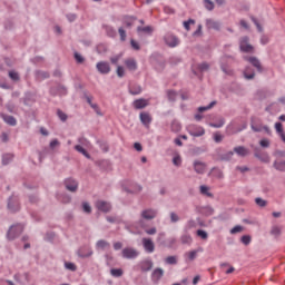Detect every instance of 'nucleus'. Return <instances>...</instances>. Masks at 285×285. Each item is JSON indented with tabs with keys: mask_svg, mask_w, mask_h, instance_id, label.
<instances>
[{
	"mask_svg": "<svg viewBox=\"0 0 285 285\" xmlns=\"http://www.w3.org/2000/svg\"><path fill=\"white\" fill-rule=\"evenodd\" d=\"M233 61H235V57L233 56H224L220 59V70L225 73V75H233V69H230V67L228 66V63H233Z\"/></svg>",
	"mask_w": 285,
	"mask_h": 285,
	"instance_id": "1",
	"label": "nucleus"
},
{
	"mask_svg": "<svg viewBox=\"0 0 285 285\" xmlns=\"http://www.w3.org/2000/svg\"><path fill=\"white\" fill-rule=\"evenodd\" d=\"M23 233V226L22 225H13L10 227L7 234V238L12 242L13 239H17L19 235Z\"/></svg>",
	"mask_w": 285,
	"mask_h": 285,
	"instance_id": "2",
	"label": "nucleus"
},
{
	"mask_svg": "<svg viewBox=\"0 0 285 285\" xmlns=\"http://www.w3.org/2000/svg\"><path fill=\"white\" fill-rule=\"evenodd\" d=\"M124 259H137L139 257V250L135 247H126L121 250Z\"/></svg>",
	"mask_w": 285,
	"mask_h": 285,
	"instance_id": "3",
	"label": "nucleus"
},
{
	"mask_svg": "<svg viewBox=\"0 0 285 285\" xmlns=\"http://www.w3.org/2000/svg\"><path fill=\"white\" fill-rule=\"evenodd\" d=\"M187 130L191 137H204L206 135L204 127L197 125H189Z\"/></svg>",
	"mask_w": 285,
	"mask_h": 285,
	"instance_id": "4",
	"label": "nucleus"
},
{
	"mask_svg": "<svg viewBox=\"0 0 285 285\" xmlns=\"http://www.w3.org/2000/svg\"><path fill=\"white\" fill-rule=\"evenodd\" d=\"M250 39L248 36H244L239 39V49L242 52H253L254 48L249 45Z\"/></svg>",
	"mask_w": 285,
	"mask_h": 285,
	"instance_id": "5",
	"label": "nucleus"
},
{
	"mask_svg": "<svg viewBox=\"0 0 285 285\" xmlns=\"http://www.w3.org/2000/svg\"><path fill=\"white\" fill-rule=\"evenodd\" d=\"M250 128L254 132H262V130H265L267 135H271V128L268 126H263L262 122L257 121L256 119H252Z\"/></svg>",
	"mask_w": 285,
	"mask_h": 285,
	"instance_id": "6",
	"label": "nucleus"
},
{
	"mask_svg": "<svg viewBox=\"0 0 285 285\" xmlns=\"http://www.w3.org/2000/svg\"><path fill=\"white\" fill-rule=\"evenodd\" d=\"M65 188H67L69 193H77V190H79V183L75 178H67L65 180Z\"/></svg>",
	"mask_w": 285,
	"mask_h": 285,
	"instance_id": "7",
	"label": "nucleus"
},
{
	"mask_svg": "<svg viewBox=\"0 0 285 285\" xmlns=\"http://www.w3.org/2000/svg\"><path fill=\"white\" fill-rule=\"evenodd\" d=\"M164 41L169 48H176V46H179V39L173 33L165 35Z\"/></svg>",
	"mask_w": 285,
	"mask_h": 285,
	"instance_id": "8",
	"label": "nucleus"
},
{
	"mask_svg": "<svg viewBox=\"0 0 285 285\" xmlns=\"http://www.w3.org/2000/svg\"><path fill=\"white\" fill-rule=\"evenodd\" d=\"M141 244L145 253H155V242H153V238H142Z\"/></svg>",
	"mask_w": 285,
	"mask_h": 285,
	"instance_id": "9",
	"label": "nucleus"
},
{
	"mask_svg": "<svg viewBox=\"0 0 285 285\" xmlns=\"http://www.w3.org/2000/svg\"><path fill=\"white\" fill-rule=\"evenodd\" d=\"M193 168L197 175H204V173H206L207 165L202 160H194Z\"/></svg>",
	"mask_w": 285,
	"mask_h": 285,
	"instance_id": "10",
	"label": "nucleus"
},
{
	"mask_svg": "<svg viewBox=\"0 0 285 285\" xmlns=\"http://www.w3.org/2000/svg\"><path fill=\"white\" fill-rule=\"evenodd\" d=\"M96 68L100 75H108L111 70L110 63L107 61L97 62Z\"/></svg>",
	"mask_w": 285,
	"mask_h": 285,
	"instance_id": "11",
	"label": "nucleus"
},
{
	"mask_svg": "<svg viewBox=\"0 0 285 285\" xmlns=\"http://www.w3.org/2000/svg\"><path fill=\"white\" fill-rule=\"evenodd\" d=\"M96 208H98L101 213H110L112 210V205L105 200L96 202Z\"/></svg>",
	"mask_w": 285,
	"mask_h": 285,
	"instance_id": "12",
	"label": "nucleus"
},
{
	"mask_svg": "<svg viewBox=\"0 0 285 285\" xmlns=\"http://www.w3.org/2000/svg\"><path fill=\"white\" fill-rule=\"evenodd\" d=\"M140 217L147 220L155 219V217H157V209H144L140 214Z\"/></svg>",
	"mask_w": 285,
	"mask_h": 285,
	"instance_id": "13",
	"label": "nucleus"
},
{
	"mask_svg": "<svg viewBox=\"0 0 285 285\" xmlns=\"http://www.w3.org/2000/svg\"><path fill=\"white\" fill-rule=\"evenodd\" d=\"M8 209L11 213H17L19 210V199H17V197L12 196L9 198Z\"/></svg>",
	"mask_w": 285,
	"mask_h": 285,
	"instance_id": "14",
	"label": "nucleus"
},
{
	"mask_svg": "<svg viewBox=\"0 0 285 285\" xmlns=\"http://www.w3.org/2000/svg\"><path fill=\"white\" fill-rule=\"evenodd\" d=\"M254 157H256V159H259L264 164L271 163V157L268 156V154H259V149L257 147L254 148Z\"/></svg>",
	"mask_w": 285,
	"mask_h": 285,
	"instance_id": "15",
	"label": "nucleus"
},
{
	"mask_svg": "<svg viewBox=\"0 0 285 285\" xmlns=\"http://www.w3.org/2000/svg\"><path fill=\"white\" fill-rule=\"evenodd\" d=\"M206 28L208 30H220L222 29V23L219 21L213 20V19H207L206 20Z\"/></svg>",
	"mask_w": 285,
	"mask_h": 285,
	"instance_id": "16",
	"label": "nucleus"
},
{
	"mask_svg": "<svg viewBox=\"0 0 285 285\" xmlns=\"http://www.w3.org/2000/svg\"><path fill=\"white\" fill-rule=\"evenodd\" d=\"M140 266V271H142V273H148V271H153V261L150 259H145L142 262L139 263Z\"/></svg>",
	"mask_w": 285,
	"mask_h": 285,
	"instance_id": "17",
	"label": "nucleus"
},
{
	"mask_svg": "<svg viewBox=\"0 0 285 285\" xmlns=\"http://www.w3.org/2000/svg\"><path fill=\"white\" fill-rule=\"evenodd\" d=\"M140 121L146 128H149L153 122V117L148 112H140Z\"/></svg>",
	"mask_w": 285,
	"mask_h": 285,
	"instance_id": "18",
	"label": "nucleus"
},
{
	"mask_svg": "<svg viewBox=\"0 0 285 285\" xmlns=\"http://www.w3.org/2000/svg\"><path fill=\"white\" fill-rule=\"evenodd\" d=\"M125 66L127 70H130V72H135V70H137V60H135V58H128L125 60Z\"/></svg>",
	"mask_w": 285,
	"mask_h": 285,
	"instance_id": "19",
	"label": "nucleus"
},
{
	"mask_svg": "<svg viewBox=\"0 0 285 285\" xmlns=\"http://www.w3.org/2000/svg\"><path fill=\"white\" fill-rule=\"evenodd\" d=\"M247 61H249V63H252V66L254 68H256L257 72H263V68H262V62L259 61V59H257L256 57H249L247 58Z\"/></svg>",
	"mask_w": 285,
	"mask_h": 285,
	"instance_id": "20",
	"label": "nucleus"
},
{
	"mask_svg": "<svg viewBox=\"0 0 285 285\" xmlns=\"http://www.w3.org/2000/svg\"><path fill=\"white\" fill-rule=\"evenodd\" d=\"M234 153L238 155V157H247V155H250V150L244 146H238L234 148Z\"/></svg>",
	"mask_w": 285,
	"mask_h": 285,
	"instance_id": "21",
	"label": "nucleus"
},
{
	"mask_svg": "<svg viewBox=\"0 0 285 285\" xmlns=\"http://www.w3.org/2000/svg\"><path fill=\"white\" fill-rule=\"evenodd\" d=\"M0 117H1V119H3V121H4L6 124H8L9 126H14V125L17 124V119L14 118V116L1 114Z\"/></svg>",
	"mask_w": 285,
	"mask_h": 285,
	"instance_id": "22",
	"label": "nucleus"
},
{
	"mask_svg": "<svg viewBox=\"0 0 285 285\" xmlns=\"http://www.w3.org/2000/svg\"><path fill=\"white\" fill-rule=\"evenodd\" d=\"M146 106H148V100L146 99H137L134 101V108H136V110H141L146 108Z\"/></svg>",
	"mask_w": 285,
	"mask_h": 285,
	"instance_id": "23",
	"label": "nucleus"
},
{
	"mask_svg": "<svg viewBox=\"0 0 285 285\" xmlns=\"http://www.w3.org/2000/svg\"><path fill=\"white\" fill-rule=\"evenodd\" d=\"M273 167L279 173H285V160H275Z\"/></svg>",
	"mask_w": 285,
	"mask_h": 285,
	"instance_id": "24",
	"label": "nucleus"
},
{
	"mask_svg": "<svg viewBox=\"0 0 285 285\" xmlns=\"http://www.w3.org/2000/svg\"><path fill=\"white\" fill-rule=\"evenodd\" d=\"M96 248H98L99 250H106V248H110V244L108 243V240L100 239L96 243Z\"/></svg>",
	"mask_w": 285,
	"mask_h": 285,
	"instance_id": "25",
	"label": "nucleus"
},
{
	"mask_svg": "<svg viewBox=\"0 0 285 285\" xmlns=\"http://www.w3.org/2000/svg\"><path fill=\"white\" fill-rule=\"evenodd\" d=\"M224 124H226V119L224 117H219L216 122H210V128H223Z\"/></svg>",
	"mask_w": 285,
	"mask_h": 285,
	"instance_id": "26",
	"label": "nucleus"
},
{
	"mask_svg": "<svg viewBox=\"0 0 285 285\" xmlns=\"http://www.w3.org/2000/svg\"><path fill=\"white\" fill-rule=\"evenodd\" d=\"M139 225L145 229V233L147 235H157V227L146 228V225H144V220H139Z\"/></svg>",
	"mask_w": 285,
	"mask_h": 285,
	"instance_id": "27",
	"label": "nucleus"
},
{
	"mask_svg": "<svg viewBox=\"0 0 285 285\" xmlns=\"http://www.w3.org/2000/svg\"><path fill=\"white\" fill-rule=\"evenodd\" d=\"M244 77L245 79H255V71L250 67H246L244 70Z\"/></svg>",
	"mask_w": 285,
	"mask_h": 285,
	"instance_id": "28",
	"label": "nucleus"
},
{
	"mask_svg": "<svg viewBox=\"0 0 285 285\" xmlns=\"http://www.w3.org/2000/svg\"><path fill=\"white\" fill-rule=\"evenodd\" d=\"M12 159H14V155H12V154H4L2 156V165L3 166H8V164H10V161H12Z\"/></svg>",
	"mask_w": 285,
	"mask_h": 285,
	"instance_id": "29",
	"label": "nucleus"
},
{
	"mask_svg": "<svg viewBox=\"0 0 285 285\" xmlns=\"http://www.w3.org/2000/svg\"><path fill=\"white\" fill-rule=\"evenodd\" d=\"M9 79H11V81H21V76L19 75V72H17L14 70H10Z\"/></svg>",
	"mask_w": 285,
	"mask_h": 285,
	"instance_id": "30",
	"label": "nucleus"
},
{
	"mask_svg": "<svg viewBox=\"0 0 285 285\" xmlns=\"http://www.w3.org/2000/svg\"><path fill=\"white\" fill-rule=\"evenodd\" d=\"M212 173H213L214 177H216V179H224V171H222V169L214 167L212 169Z\"/></svg>",
	"mask_w": 285,
	"mask_h": 285,
	"instance_id": "31",
	"label": "nucleus"
},
{
	"mask_svg": "<svg viewBox=\"0 0 285 285\" xmlns=\"http://www.w3.org/2000/svg\"><path fill=\"white\" fill-rule=\"evenodd\" d=\"M153 277H154V279H157V282H159V279H161V277H164V269L156 268L153 273Z\"/></svg>",
	"mask_w": 285,
	"mask_h": 285,
	"instance_id": "32",
	"label": "nucleus"
},
{
	"mask_svg": "<svg viewBox=\"0 0 285 285\" xmlns=\"http://www.w3.org/2000/svg\"><path fill=\"white\" fill-rule=\"evenodd\" d=\"M203 3L206 10H208L209 12H212V10H215V2H213L212 0H203Z\"/></svg>",
	"mask_w": 285,
	"mask_h": 285,
	"instance_id": "33",
	"label": "nucleus"
},
{
	"mask_svg": "<svg viewBox=\"0 0 285 285\" xmlns=\"http://www.w3.org/2000/svg\"><path fill=\"white\" fill-rule=\"evenodd\" d=\"M77 255H78V257H81L82 259H85L86 257H91L92 249L89 248L87 253H85L83 249H79Z\"/></svg>",
	"mask_w": 285,
	"mask_h": 285,
	"instance_id": "34",
	"label": "nucleus"
},
{
	"mask_svg": "<svg viewBox=\"0 0 285 285\" xmlns=\"http://www.w3.org/2000/svg\"><path fill=\"white\" fill-rule=\"evenodd\" d=\"M180 242H181V244L190 245V244H193V237L188 234H185L180 237Z\"/></svg>",
	"mask_w": 285,
	"mask_h": 285,
	"instance_id": "35",
	"label": "nucleus"
},
{
	"mask_svg": "<svg viewBox=\"0 0 285 285\" xmlns=\"http://www.w3.org/2000/svg\"><path fill=\"white\" fill-rule=\"evenodd\" d=\"M110 275H112V277H121V275H124V269L112 268L110 269Z\"/></svg>",
	"mask_w": 285,
	"mask_h": 285,
	"instance_id": "36",
	"label": "nucleus"
},
{
	"mask_svg": "<svg viewBox=\"0 0 285 285\" xmlns=\"http://www.w3.org/2000/svg\"><path fill=\"white\" fill-rule=\"evenodd\" d=\"M65 268L66 271H71V273H75L77 271V265L75 263L65 262Z\"/></svg>",
	"mask_w": 285,
	"mask_h": 285,
	"instance_id": "37",
	"label": "nucleus"
},
{
	"mask_svg": "<svg viewBox=\"0 0 285 285\" xmlns=\"http://www.w3.org/2000/svg\"><path fill=\"white\" fill-rule=\"evenodd\" d=\"M233 155H235L234 151H228L220 156L222 161H230L233 159Z\"/></svg>",
	"mask_w": 285,
	"mask_h": 285,
	"instance_id": "38",
	"label": "nucleus"
},
{
	"mask_svg": "<svg viewBox=\"0 0 285 285\" xmlns=\"http://www.w3.org/2000/svg\"><path fill=\"white\" fill-rule=\"evenodd\" d=\"M199 250H202V249L191 250V252H188L186 254V256L188 257L189 262H194V259L197 258V253H199Z\"/></svg>",
	"mask_w": 285,
	"mask_h": 285,
	"instance_id": "39",
	"label": "nucleus"
},
{
	"mask_svg": "<svg viewBox=\"0 0 285 285\" xmlns=\"http://www.w3.org/2000/svg\"><path fill=\"white\" fill-rule=\"evenodd\" d=\"M255 204L259 206V208H266L268 205V202H266L264 198H255Z\"/></svg>",
	"mask_w": 285,
	"mask_h": 285,
	"instance_id": "40",
	"label": "nucleus"
},
{
	"mask_svg": "<svg viewBox=\"0 0 285 285\" xmlns=\"http://www.w3.org/2000/svg\"><path fill=\"white\" fill-rule=\"evenodd\" d=\"M171 130L173 132H179V130H181V124H179V121L174 120L171 122Z\"/></svg>",
	"mask_w": 285,
	"mask_h": 285,
	"instance_id": "41",
	"label": "nucleus"
},
{
	"mask_svg": "<svg viewBox=\"0 0 285 285\" xmlns=\"http://www.w3.org/2000/svg\"><path fill=\"white\" fill-rule=\"evenodd\" d=\"M208 190H210V188H208V186H206V185L200 186L202 195H206L207 197H213V194L209 193Z\"/></svg>",
	"mask_w": 285,
	"mask_h": 285,
	"instance_id": "42",
	"label": "nucleus"
},
{
	"mask_svg": "<svg viewBox=\"0 0 285 285\" xmlns=\"http://www.w3.org/2000/svg\"><path fill=\"white\" fill-rule=\"evenodd\" d=\"M217 105V101H212L208 106L199 107L198 112H206V110H210L214 106Z\"/></svg>",
	"mask_w": 285,
	"mask_h": 285,
	"instance_id": "43",
	"label": "nucleus"
},
{
	"mask_svg": "<svg viewBox=\"0 0 285 285\" xmlns=\"http://www.w3.org/2000/svg\"><path fill=\"white\" fill-rule=\"evenodd\" d=\"M271 235H274V237H279V235H282V229L278 226H273L271 229Z\"/></svg>",
	"mask_w": 285,
	"mask_h": 285,
	"instance_id": "44",
	"label": "nucleus"
},
{
	"mask_svg": "<svg viewBox=\"0 0 285 285\" xmlns=\"http://www.w3.org/2000/svg\"><path fill=\"white\" fill-rule=\"evenodd\" d=\"M137 30H138V32H146L147 35H150L153 32V27H150V26L138 27Z\"/></svg>",
	"mask_w": 285,
	"mask_h": 285,
	"instance_id": "45",
	"label": "nucleus"
},
{
	"mask_svg": "<svg viewBox=\"0 0 285 285\" xmlns=\"http://www.w3.org/2000/svg\"><path fill=\"white\" fill-rule=\"evenodd\" d=\"M252 239L253 238L250 237V235H244V236H242L240 242L245 246H248V244H250Z\"/></svg>",
	"mask_w": 285,
	"mask_h": 285,
	"instance_id": "46",
	"label": "nucleus"
},
{
	"mask_svg": "<svg viewBox=\"0 0 285 285\" xmlns=\"http://www.w3.org/2000/svg\"><path fill=\"white\" fill-rule=\"evenodd\" d=\"M73 58L77 61V63H83V61H86V58H83V56H81V53L79 52H75Z\"/></svg>",
	"mask_w": 285,
	"mask_h": 285,
	"instance_id": "47",
	"label": "nucleus"
},
{
	"mask_svg": "<svg viewBox=\"0 0 285 285\" xmlns=\"http://www.w3.org/2000/svg\"><path fill=\"white\" fill-rule=\"evenodd\" d=\"M196 235L200 237V239H208V233H206V230L204 229H198L196 232Z\"/></svg>",
	"mask_w": 285,
	"mask_h": 285,
	"instance_id": "48",
	"label": "nucleus"
},
{
	"mask_svg": "<svg viewBox=\"0 0 285 285\" xmlns=\"http://www.w3.org/2000/svg\"><path fill=\"white\" fill-rule=\"evenodd\" d=\"M116 73H117V77H119L121 79L126 75V69H124L122 66H118L117 70H116Z\"/></svg>",
	"mask_w": 285,
	"mask_h": 285,
	"instance_id": "49",
	"label": "nucleus"
},
{
	"mask_svg": "<svg viewBox=\"0 0 285 285\" xmlns=\"http://www.w3.org/2000/svg\"><path fill=\"white\" fill-rule=\"evenodd\" d=\"M169 217H170V222H171V224H177V222H179V215H177V213H175V212H171L170 214H169Z\"/></svg>",
	"mask_w": 285,
	"mask_h": 285,
	"instance_id": "50",
	"label": "nucleus"
},
{
	"mask_svg": "<svg viewBox=\"0 0 285 285\" xmlns=\"http://www.w3.org/2000/svg\"><path fill=\"white\" fill-rule=\"evenodd\" d=\"M244 227L242 225H236L234 228L230 229V235H237V233H242Z\"/></svg>",
	"mask_w": 285,
	"mask_h": 285,
	"instance_id": "51",
	"label": "nucleus"
},
{
	"mask_svg": "<svg viewBox=\"0 0 285 285\" xmlns=\"http://www.w3.org/2000/svg\"><path fill=\"white\" fill-rule=\"evenodd\" d=\"M165 263L169 265L177 264V256H168L167 258H165Z\"/></svg>",
	"mask_w": 285,
	"mask_h": 285,
	"instance_id": "52",
	"label": "nucleus"
},
{
	"mask_svg": "<svg viewBox=\"0 0 285 285\" xmlns=\"http://www.w3.org/2000/svg\"><path fill=\"white\" fill-rule=\"evenodd\" d=\"M57 116L59 117V119L61 121H67L68 120V115H66V112L61 111V109L57 110Z\"/></svg>",
	"mask_w": 285,
	"mask_h": 285,
	"instance_id": "53",
	"label": "nucleus"
},
{
	"mask_svg": "<svg viewBox=\"0 0 285 285\" xmlns=\"http://www.w3.org/2000/svg\"><path fill=\"white\" fill-rule=\"evenodd\" d=\"M214 141L216 144H222V141H224V135L219 134V132H215L214 134Z\"/></svg>",
	"mask_w": 285,
	"mask_h": 285,
	"instance_id": "54",
	"label": "nucleus"
},
{
	"mask_svg": "<svg viewBox=\"0 0 285 285\" xmlns=\"http://www.w3.org/2000/svg\"><path fill=\"white\" fill-rule=\"evenodd\" d=\"M209 68H210V65H208L207 62H203L198 65V70H200V72H206Z\"/></svg>",
	"mask_w": 285,
	"mask_h": 285,
	"instance_id": "55",
	"label": "nucleus"
},
{
	"mask_svg": "<svg viewBox=\"0 0 285 285\" xmlns=\"http://www.w3.org/2000/svg\"><path fill=\"white\" fill-rule=\"evenodd\" d=\"M167 97H168L169 101H175V99H177V92L169 90V91H167Z\"/></svg>",
	"mask_w": 285,
	"mask_h": 285,
	"instance_id": "56",
	"label": "nucleus"
},
{
	"mask_svg": "<svg viewBox=\"0 0 285 285\" xmlns=\"http://www.w3.org/2000/svg\"><path fill=\"white\" fill-rule=\"evenodd\" d=\"M106 32L108 37H115L117 35V31L112 27H106Z\"/></svg>",
	"mask_w": 285,
	"mask_h": 285,
	"instance_id": "57",
	"label": "nucleus"
},
{
	"mask_svg": "<svg viewBox=\"0 0 285 285\" xmlns=\"http://www.w3.org/2000/svg\"><path fill=\"white\" fill-rule=\"evenodd\" d=\"M121 59V55H116L114 57L110 58V62L114 65V66H117V63H119V60Z\"/></svg>",
	"mask_w": 285,
	"mask_h": 285,
	"instance_id": "58",
	"label": "nucleus"
},
{
	"mask_svg": "<svg viewBox=\"0 0 285 285\" xmlns=\"http://www.w3.org/2000/svg\"><path fill=\"white\" fill-rule=\"evenodd\" d=\"M82 210H83L85 213H87V214H90V213H92V207H90V204L83 203V204H82Z\"/></svg>",
	"mask_w": 285,
	"mask_h": 285,
	"instance_id": "59",
	"label": "nucleus"
},
{
	"mask_svg": "<svg viewBox=\"0 0 285 285\" xmlns=\"http://www.w3.org/2000/svg\"><path fill=\"white\" fill-rule=\"evenodd\" d=\"M275 129H276L277 135H281L282 132H284V127H283L282 122H276Z\"/></svg>",
	"mask_w": 285,
	"mask_h": 285,
	"instance_id": "60",
	"label": "nucleus"
},
{
	"mask_svg": "<svg viewBox=\"0 0 285 285\" xmlns=\"http://www.w3.org/2000/svg\"><path fill=\"white\" fill-rule=\"evenodd\" d=\"M173 164H174V166H181V156H175L174 158H173Z\"/></svg>",
	"mask_w": 285,
	"mask_h": 285,
	"instance_id": "61",
	"label": "nucleus"
},
{
	"mask_svg": "<svg viewBox=\"0 0 285 285\" xmlns=\"http://www.w3.org/2000/svg\"><path fill=\"white\" fill-rule=\"evenodd\" d=\"M38 77L40 79H48V78H50V73L48 71H39Z\"/></svg>",
	"mask_w": 285,
	"mask_h": 285,
	"instance_id": "62",
	"label": "nucleus"
},
{
	"mask_svg": "<svg viewBox=\"0 0 285 285\" xmlns=\"http://www.w3.org/2000/svg\"><path fill=\"white\" fill-rule=\"evenodd\" d=\"M274 157L284 158L285 157V150H276V151H274Z\"/></svg>",
	"mask_w": 285,
	"mask_h": 285,
	"instance_id": "63",
	"label": "nucleus"
},
{
	"mask_svg": "<svg viewBox=\"0 0 285 285\" xmlns=\"http://www.w3.org/2000/svg\"><path fill=\"white\" fill-rule=\"evenodd\" d=\"M118 32H119L120 39L124 41L126 39V30H124V28L120 27L118 29Z\"/></svg>",
	"mask_w": 285,
	"mask_h": 285,
	"instance_id": "64",
	"label": "nucleus"
}]
</instances>
